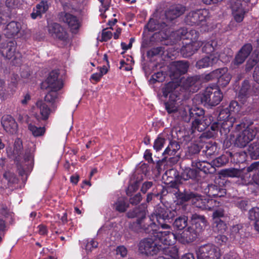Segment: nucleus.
<instances>
[{"label": "nucleus", "instance_id": "nucleus-1", "mask_svg": "<svg viewBox=\"0 0 259 259\" xmlns=\"http://www.w3.org/2000/svg\"><path fill=\"white\" fill-rule=\"evenodd\" d=\"M147 210L144 204H141L127 213V216L129 218H137L136 222L131 224L130 228L136 232H143L151 233V231L156 230V224L153 222L151 215L149 217H146Z\"/></svg>", "mask_w": 259, "mask_h": 259}, {"label": "nucleus", "instance_id": "nucleus-2", "mask_svg": "<svg viewBox=\"0 0 259 259\" xmlns=\"http://www.w3.org/2000/svg\"><path fill=\"white\" fill-rule=\"evenodd\" d=\"M189 111V116L183 117V119L186 122H189L191 118L194 119L192 123V130L193 132H202L211 124L212 116H204V111L202 109L196 107L190 109Z\"/></svg>", "mask_w": 259, "mask_h": 259}, {"label": "nucleus", "instance_id": "nucleus-3", "mask_svg": "<svg viewBox=\"0 0 259 259\" xmlns=\"http://www.w3.org/2000/svg\"><path fill=\"white\" fill-rule=\"evenodd\" d=\"M178 83L174 81L167 83L162 89L163 96L168 100L164 103L165 108L169 114L174 113L178 111L177 101L178 98L177 87Z\"/></svg>", "mask_w": 259, "mask_h": 259}, {"label": "nucleus", "instance_id": "nucleus-4", "mask_svg": "<svg viewBox=\"0 0 259 259\" xmlns=\"http://www.w3.org/2000/svg\"><path fill=\"white\" fill-rule=\"evenodd\" d=\"M245 124H238L236 125V131L238 133L236 135L235 140V146L243 148L245 147L255 137L257 133V129L253 127L247 126L245 128Z\"/></svg>", "mask_w": 259, "mask_h": 259}, {"label": "nucleus", "instance_id": "nucleus-5", "mask_svg": "<svg viewBox=\"0 0 259 259\" xmlns=\"http://www.w3.org/2000/svg\"><path fill=\"white\" fill-rule=\"evenodd\" d=\"M223 99V94L217 85L207 87L201 98V102L204 105L214 106L220 103Z\"/></svg>", "mask_w": 259, "mask_h": 259}, {"label": "nucleus", "instance_id": "nucleus-6", "mask_svg": "<svg viewBox=\"0 0 259 259\" xmlns=\"http://www.w3.org/2000/svg\"><path fill=\"white\" fill-rule=\"evenodd\" d=\"M162 248L161 244L157 239L153 238H147L142 240L139 244L140 252L147 256L154 255L159 252Z\"/></svg>", "mask_w": 259, "mask_h": 259}, {"label": "nucleus", "instance_id": "nucleus-7", "mask_svg": "<svg viewBox=\"0 0 259 259\" xmlns=\"http://www.w3.org/2000/svg\"><path fill=\"white\" fill-rule=\"evenodd\" d=\"M196 253L197 259H220L221 256L220 249L210 243L201 246Z\"/></svg>", "mask_w": 259, "mask_h": 259}, {"label": "nucleus", "instance_id": "nucleus-8", "mask_svg": "<svg viewBox=\"0 0 259 259\" xmlns=\"http://www.w3.org/2000/svg\"><path fill=\"white\" fill-rule=\"evenodd\" d=\"M209 17V12L207 9L192 11L186 17L185 22L190 25H204Z\"/></svg>", "mask_w": 259, "mask_h": 259}, {"label": "nucleus", "instance_id": "nucleus-9", "mask_svg": "<svg viewBox=\"0 0 259 259\" xmlns=\"http://www.w3.org/2000/svg\"><path fill=\"white\" fill-rule=\"evenodd\" d=\"M155 213L152 214L154 217L152 218L153 221L154 218H156L158 225L163 229L170 230V226L164 223V222H168L175 217L176 212L174 210H170L169 209L165 208H158L155 211Z\"/></svg>", "mask_w": 259, "mask_h": 259}, {"label": "nucleus", "instance_id": "nucleus-10", "mask_svg": "<svg viewBox=\"0 0 259 259\" xmlns=\"http://www.w3.org/2000/svg\"><path fill=\"white\" fill-rule=\"evenodd\" d=\"M230 7L233 18L237 23L242 22L245 15L249 11L245 4H242L241 0H231Z\"/></svg>", "mask_w": 259, "mask_h": 259}, {"label": "nucleus", "instance_id": "nucleus-11", "mask_svg": "<svg viewBox=\"0 0 259 259\" xmlns=\"http://www.w3.org/2000/svg\"><path fill=\"white\" fill-rule=\"evenodd\" d=\"M218 119L221 121V134H227L232 127L235 118L230 113L229 108H226L220 111Z\"/></svg>", "mask_w": 259, "mask_h": 259}, {"label": "nucleus", "instance_id": "nucleus-12", "mask_svg": "<svg viewBox=\"0 0 259 259\" xmlns=\"http://www.w3.org/2000/svg\"><path fill=\"white\" fill-rule=\"evenodd\" d=\"M157 230L151 231V233L153 234V237L157 239V241L163 245H172L177 240V234H174L170 231H158Z\"/></svg>", "mask_w": 259, "mask_h": 259}, {"label": "nucleus", "instance_id": "nucleus-13", "mask_svg": "<svg viewBox=\"0 0 259 259\" xmlns=\"http://www.w3.org/2000/svg\"><path fill=\"white\" fill-rule=\"evenodd\" d=\"M16 44L13 41H10L6 43H3L0 48V52L4 57L8 59L14 60L20 59V54L16 52Z\"/></svg>", "mask_w": 259, "mask_h": 259}, {"label": "nucleus", "instance_id": "nucleus-14", "mask_svg": "<svg viewBox=\"0 0 259 259\" xmlns=\"http://www.w3.org/2000/svg\"><path fill=\"white\" fill-rule=\"evenodd\" d=\"M189 68V64L187 61H180L173 62L170 66L169 75L172 79H177L182 75L186 73Z\"/></svg>", "mask_w": 259, "mask_h": 259}, {"label": "nucleus", "instance_id": "nucleus-15", "mask_svg": "<svg viewBox=\"0 0 259 259\" xmlns=\"http://www.w3.org/2000/svg\"><path fill=\"white\" fill-rule=\"evenodd\" d=\"M180 147L179 142L176 141H170L162 154L165 158H167V156H173L174 157L169 158V161L172 163H176L179 161L180 157V155L178 153Z\"/></svg>", "mask_w": 259, "mask_h": 259}, {"label": "nucleus", "instance_id": "nucleus-16", "mask_svg": "<svg viewBox=\"0 0 259 259\" xmlns=\"http://www.w3.org/2000/svg\"><path fill=\"white\" fill-rule=\"evenodd\" d=\"M58 73L56 71H52L47 78L44 84H46V88L49 91H58L63 86V83L61 79H58Z\"/></svg>", "mask_w": 259, "mask_h": 259}, {"label": "nucleus", "instance_id": "nucleus-17", "mask_svg": "<svg viewBox=\"0 0 259 259\" xmlns=\"http://www.w3.org/2000/svg\"><path fill=\"white\" fill-rule=\"evenodd\" d=\"M197 236V231L193 226L187 228L181 233L177 234V241L184 244L194 241Z\"/></svg>", "mask_w": 259, "mask_h": 259}, {"label": "nucleus", "instance_id": "nucleus-18", "mask_svg": "<svg viewBox=\"0 0 259 259\" xmlns=\"http://www.w3.org/2000/svg\"><path fill=\"white\" fill-rule=\"evenodd\" d=\"M48 32L54 38H58L62 41H65L68 35L65 30L59 24L57 23H51L48 25Z\"/></svg>", "mask_w": 259, "mask_h": 259}, {"label": "nucleus", "instance_id": "nucleus-19", "mask_svg": "<svg viewBox=\"0 0 259 259\" xmlns=\"http://www.w3.org/2000/svg\"><path fill=\"white\" fill-rule=\"evenodd\" d=\"M59 18L61 21L66 23L72 32L78 29L80 26L77 17L70 13L62 12L59 14Z\"/></svg>", "mask_w": 259, "mask_h": 259}, {"label": "nucleus", "instance_id": "nucleus-20", "mask_svg": "<svg viewBox=\"0 0 259 259\" xmlns=\"http://www.w3.org/2000/svg\"><path fill=\"white\" fill-rule=\"evenodd\" d=\"M252 51V46L250 44L244 45L236 55L232 65L238 66L243 63Z\"/></svg>", "mask_w": 259, "mask_h": 259}, {"label": "nucleus", "instance_id": "nucleus-21", "mask_svg": "<svg viewBox=\"0 0 259 259\" xmlns=\"http://www.w3.org/2000/svg\"><path fill=\"white\" fill-rule=\"evenodd\" d=\"M1 123L6 132L10 134H14L16 133L17 124L11 116L7 115L3 116Z\"/></svg>", "mask_w": 259, "mask_h": 259}, {"label": "nucleus", "instance_id": "nucleus-22", "mask_svg": "<svg viewBox=\"0 0 259 259\" xmlns=\"http://www.w3.org/2000/svg\"><path fill=\"white\" fill-rule=\"evenodd\" d=\"M219 59L220 56L217 54L202 57L197 61L196 67L198 69L209 67L217 63Z\"/></svg>", "mask_w": 259, "mask_h": 259}, {"label": "nucleus", "instance_id": "nucleus-23", "mask_svg": "<svg viewBox=\"0 0 259 259\" xmlns=\"http://www.w3.org/2000/svg\"><path fill=\"white\" fill-rule=\"evenodd\" d=\"M185 11V8L181 5L171 6L165 13L167 20L170 21L180 17Z\"/></svg>", "mask_w": 259, "mask_h": 259}, {"label": "nucleus", "instance_id": "nucleus-24", "mask_svg": "<svg viewBox=\"0 0 259 259\" xmlns=\"http://www.w3.org/2000/svg\"><path fill=\"white\" fill-rule=\"evenodd\" d=\"M204 43L199 41H193L186 44L181 49V52L184 57H189L194 54Z\"/></svg>", "mask_w": 259, "mask_h": 259}, {"label": "nucleus", "instance_id": "nucleus-25", "mask_svg": "<svg viewBox=\"0 0 259 259\" xmlns=\"http://www.w3.org/2000/svg\"><path fill=\"white\" fill-rule=\"evenodd\" d=\"M218 73L217 79L219 85L222 87L227 85L231 79V75L228 72L227 68L224 67L218 69Z\"/></svg>", "mask_w": 259, "mask_h": 259}, {"label": "nucleus", "instance_id": "nucleus-26", "mask_svg": "<svg viewBox=\"0 0 259 259\" xmlns=\"http://www.w3.org/2000/svg\"><path fill=\"white\" fill-rule=\"evenodd\" d=\"M199 79L200 78L198 76H194L188 77L187 78H181L179 82L173 81L178 84L177 90L180 87H183L184 89L187 90L189 87L195 85L199 80Z\"/></svg>", "mask_w": 259, "mask_h": 259}, {"label": "nucleus", "instance_id": "nucleus-27", "mask_svg": "<svg viewBox=\"0 0 259 259\" xmlns=\"http://www.w3.org/2000/svg\"><path fill=\"white\" fill-rule=\"evenodd\" d=\"M49 9V5L47 1H42L36 6L31 14V18L35 19L37 18H41V15L45 13Z\"/></svg>", "mask_w": 259, "mask_h": 259}, {"label": "nucleus", "instance_id": "nucleus-28", "mask_svg": "<svg viewBox=\"0 0 259 259\" xmlns=\"http://www.w3.org/2000/svg\"><path fill=\"white\" fill-rule=\"evenodd\" d=\"M20 24L12 21L10 22L6 28L5 34L8 37H12L17 35L20 30Z\"/></svg>", "mask_w": 259, "mask_h": 259}, {"label": "nucleus", "instance_id": "nucleus-29", "mask_svg": "<svg viewBox=\"0 0 259 259\" xmlns=\"http://www.w3.org/2000/svg\"><path fill=\"white\" fill-rule=\"evenodd\" d=\"M192 165L193 167H196V168L203 171L205 173L211 172V170L214 169L211 165L204 161H193L192 162Z\"/></svg>", "mask_w": 259, "mask_h": 259}, {"label": "nucleus", "instance_id": "nucleus-30", "mask_svg": "<svg viewBox=\"0 0 259 259\" xmlns=\"http://www.w3.org/2000/svg\"><path fill=\"white\" fill-rule=\"evenodd\" d=\"M36 107L39 110L40 114L43 120H46L48 118L51 110L48 106L44 101H38L36 103Z\"/></svg>", "mask_w": 259, "mask_h": 259}, {"label": "nucleus", "instance_id": "nucleus-31", "mask_svg": "<svg viewBox=\"0 0 259 259\" xmlns=\"http://www.w3.org/2000/svg\"><path fill=\"white\" fill-rule=\"evenodd\" d=\"M113 209L119 212H125L129 206L124 197H119L113 204Z\"/></svg>", "mask_w": 259, "mask_h": 259}, {"label": "nucleus", "instance_id": "nucleus-32", "mask_svg": "<svg viewBox=\"0 0 259 259\" xmlns=\"http://www.w3.org/2000/svg\"><path fill=\"white\" fill-rule=\"evenodd\" d=\"M165 255L170 257V258L178 259V249L175 246L167 245V246L163 247L162 246L161 250Z\"/></svg>", "mask_w": 259, "mask_h": 259}, {"label": "nucleus", "instance_id": "nucleus-33", "mask_svg": "<svg viewBox=\"0 0 259 259\" xmlns=\"http://www.w3.org/2000/svg\"><path fill=\"white\" fill-rule=\"evenodd\" d=\"M216 48V42L214 40H210L204 43L202 50L203 52L209 54V56H211V55H213L214 54L219 55L218 52H215Z\"/></svg>", "mask_w": 259, "mask_h": 259}, {"label": "nucleus", "instance_id": "nucleus-34", "mask_svg": "<svg viewBox=\"0 0 259 259\" xmlns=\"http://www.w3.org/2000/svg\"><path fill=\"white\" fill-rule=\"evenodd\" d=\"M192 224L197 227L198 223H200V228H198V230H202L206 225L207 221L203 215H199L195 213L191 217Z\"/></svg>", "mask_w": 259, "mask_h": 259}, {"label": "nucleus", "instance_id": "nucleus-35", "mask_svg": "<svg viewBox=\"0 0 259 259\" xmlns=\"http://www.w3.org/2000/svg\"><path fill=\"white\" fill-rule=\"evenodd\" d=\"M248 152L252 159L259 158V140L249 145Z\"/></svg>", "mask_w": 259, "mask_h": 259}, {"label": "nucleus", "instance_id": "nucleus-36", "mask_svg": "<svg viewBox=\"0 0 259 259\" xmlns=\"http://www.w3.org/2000/svg\"><path fill=\"white\" fill-rule=\"evenodd\" d=\"M227 226L226 223L220 219H216L213 227V231L218 234H224L227 230Z\"/></svg>", "mask_w": 259, "mask_h": 259}, {"label": "nucleus", "instance_id": "nucleus-37", "mask_svg": "<svg viewBox=\"0 0 259 259\" xmlns=\"http://www.w3.org/2000/svg\"><path fill=\"white\" fill-rule=\"evenodd\" d=\"M166 24L165 23L163 22L161 24H159L156 20L151 19L147 25V28L150 31H154L155 30H162L164 29L166 26Z\"/></svg>", "mask_w": 259, "mask_h": 259}, {"label": "nucleus", "instance_id": "nucleus-38", "mask_svg": "<svg viewBox=\"0 0 259 259\" xmlns=\"http://www.w3.org/2000/svg\"><path fill=\"white\" fill-rule=\"evenodd\" d=\"M188 217L185 215L177 218L173 223V226L178 230H182L187 226Z\"/></svg>", "mask_w": 259, "mask_h": 259}, {"label": "nucleus", "instance_id": "nucleus-39", "mask_svg": "<svg viewBox=\"0 0 259 259\" xmlns=\"http://www.w3.org/2000/svg\"><path fill=\"white\" fill-rule=\"evenodd\" d=\"M207 198H203L200 196L195 195L194 198L192 200V204L195 205L197 207L207 209Z\"/></svg>", "mask_w": 259, "mask_h": 259}, {"label": "nucleus", "instance_id": "nucleus-40", "mask_svg": "<svg viewBox=\"0 0 259 259\" xmlns=\"http://www.w3.org/2000/svg\"><path fill=\"white\" fill-rule=\"evenodd\" d=\"M28 130L34 137H39L43 135L45 133V128L44 127H37L35 125L30 123L28 126Z\"/></svg>", "mask_w": 259, "mask_h": 259}, {"label": "nucleus", "instance_id": "nucleus-41", "mask_svg": "<svg viewBox=\"0 0 259 259\" xmlns=\"http://www.w3.org/2000/svg\"><path fill=\"white\" fill-rule=\"evenodd\" d=\"M58 93L57 91H49L48 93L45 97L46 102L54 104L58 101Z\"/></svg>", "mask_w": 259, "mask_h": 259}, {"label": "nucleus", "instance_id": "nucleus-42", "mask_svg": "<svg viewBox=\"0 0 259 259\" xmlns=\"http://www.w3.org/2000/svg\"><path fill=\"white\" fill-rule=\"evenodd\" d=\"M221 174L226 177H238L240 176V172L237 169L230 168L222 170Z\"/></svg>", "mask_w": 259, "mask_h": 259}, {"label": "nucleus", "instance_id": "nucleus-43", "mask_svg": "<svg viewBox=\"0 0 259 259\" xmlns=\"http://www.w3.org/2000/svg\"><path fill=\"white\" fill-rule=\"evenodd\" d=\"M3 178L7 181L8 184H13L18 182V179L15 174L9 170L4 173Z\"/></svg>", "mask_w": 259, "mask_h": 259}, {"label": "nucleus", "instance_id": "nucleus-44", "mask_svg": "<svg viewBox=\"0 0 259 259\" xmlns=\"http://www.w3.org/2000/svg\"><path fill=\"white\" fill-rule=\"evenodd\" d=\"M195 194L192 193H179L177 194V197L178 199L180 200L181 202H186L189 200H192L195 197Z\"/></svg>", "mask_w": 259, "mask_h": 259}, {"label": "nucleus", "instance_id": "nucleus-45", "mask_svg": "<svg viewBox=\"0 0 259 259\" xmlns=\"http://www.w3.org/2000/svg\"><path fill=\"white\" fill-rule=\"evenodd\" d=\"M220 188L212 184L208 185L207 188L205 189V192L207 193V195L210 197H215L216 195H217V193L218 192V190Z\"/></svg>", "mask_w": 259, "mask_h": 259}, {"label": "nucleus", "instance_id": "nucleus-46", "mask_svg": "<svg viewBox=\"0 0 259 259\" xmlns=\"http://www.w3.org/2000/svg\"><path fill=\"white\" fill-rule=\"evenodd\" d=\"M228 108H229L230 113L233 116V115L238 114L239 112L241 107L237 101H232L230 103L229 106Z\"/></svg>", "mask_w": 259, "mask_h": 259}, {"label": "nucleus", "instance_id": "nucleus-47", "mask_svg": "<svg viewBox=\"0 0 259 259\" xmlns=\"http://www.w3.org/2000/svg\"><path fill=\"white\" fill-rule=\"evenodd\" d=\"M21 5V0H6V6L12 10L19 8Z\"/></svg>", "mask_w": 259, "mask_h": 259}, {"label": "nucleus", "instance_id": "nucleus-48", "mask_svg": "<svg viewBox=\"0 0 259 259\" xmlns=\"http://www.w3.org/2000/svg\"><path fill=\"white\" fill-rule=\"evenodd\" d=\"M217 152V147L214 144H207L205 146V154L207 156H211Z\"/></svg>", "mask_w": 259, "mask_h": 259}, {"label": "nucleus", "instance_id": "nucleus-49", "mask_svg": "<svg viewBox=\"0 0 259 259\" xmlns=\"http://www.w3.org/2000/svg\"><path fill=\"white\" fill-rule=\"evenodd\" d=\"M165 143V139L158 137L154 141L153 148L156 151H159L163 148Z\"/></svg>", "mask_w": 259, "mask_h": 259}, {"label": "nucleus", "instance_id": "nucleus-50", "mask_svg": "<svg viewBox=\"0 0 259 259\" xmlns=\"http://www.w3.org/2000/svg\"><path fill=\"white\" fill-rule=\"evenodd\" d=\"M248 218L250 220L256 221L259 219V208L253 207L248 212Z\"/></svg>", "mask_w": 259, "mask_h": 259}, {"label": "nucleus", "instance_id": "nucleus-51", "mask_svg": "<svg viewBox=\"0 0 259 259\" xmlns=\"http://www.w3.org/2000/svg\"><path fill=\"white\" fill-rule=\"evenodd\" d=\"M201 149V147L197 144H191L188 148L187 152L190 155L196 154L200 152Z\"/></svg>", "mask_w": 259, "mask_h": 259}, {"label": "nucleus", "instance_id": "nucleus-52", "mask_svg": "<svg viewBox=\"0 0 259 259\" xmlns=\"http://www.w3.org/2000/svg\"><path fill=\"white\" fill-rule=\"evenodd\" d=\"M235 205L241 209H245L248 201L241 198H237L234 201Z\"/></svg>", "mask_w": 259, "mask_h": 259}, {"label": "nucleus", "instance_id": "nucleus-53", "mask_svg": "<svg viewBox=\"0 0 259 259\" xmlns=\"http://www.w3.org/2000/svg\"><path fill=\"white\" fill-rule=\"evenodd\" d=\"M196 171L190 168H186L183 174V178L185 180L192 179L196 176Z\"/></svg>", "mask_w": 259, "mask_h": 259}, {"label": "nucleus", "instance_id": "nucleus-54", "mask_svg": "<svg viewBox=\"0 0 259 259\" xmlns=\"http://www.w3.org/2000/svg\"><path fill=\"white\" fill-rule=\"evenodd\" d=\"M98 243L97 241L94 239H91L87 241L85 249L88 252H91L94 248L98 247Z\"/></svg>", "mask_w": 259, "mask_h": 259}, {"label": "nucleus", "instance_id": "nucleus-55", "mask_svg": "<svg viewBox=\"0 0 259 259\" xmlns=\"http://www.w3.org/2000/svg\"><path fill=\"white\" fill-rule=\"evenodd\" d=\"M228 241V238L223 234H218L215 237V242L220 245H223L226 243Z\"/></svg>", "mask_w": 259, "mask_h": 259}, {"label": "nucleus", "instance_id": "nucleus-56", "mask_svg": "<svg viewBox=\"0 0 259 259\" xmlns=\"http://www.w3.org/2000/svg\"><path fill=\"white\" fill-rule=\"evenodd\" d=\"M250 88V85L249 84V82L247 80H244L242 83V87L240 90V94L243 96H246L247 95L248 91Z\"/></svg>", "mask_w": 259, "mask_h": 259}, {"label": "nucleus", "instance_id": "nucleus-57", "mask_svg": "<svg viewBox=\"0 0 259 259\" xmlns=\"http://www.w3.org/2000/svg\"><path fill=\"white\" fill-rule=\"evenodd\" d=\"M227 162L225 156H222L216 158L212 161L213 164L216 167H220L224 165Z\"/></svg>", "mask_w": 259, "mask_h": 259}, {"label": "nucleus", "instance_id": "nucleus-58", "mask_svg": "<svg viewBox=\"0 0 259 259\" xmlns=\"http://www.w3.org/2000/svg\"><path fill=\"white\" fill-rule=\"evenodd\" d=\"M218 69H215L211 72L206 74L204 77V79L208 81L210 80H213L214 79H217V77H218Z\"/></svg>", "mask_w": 259, "mask_h": 259}, {"label": "nucleus", "instance_id": "nucleus-59", "mask_svg": "<svg viewBox=\"0 0 259 259\" xmlns=\"http://www.w3.org/2000/svg\"><path fill=\"white\" fill-rule=\"evenodd\" d=\"M220 202L218 200L213 199H209L207 198V209L211 210L214 208V207L218 206L219 205Z\"/></svg>", "mask_w": 259, "mask_h": 259}, {"label": "nucleus", "instance_id": "nucleus-60", "mask_svg": "<svg viewBox=\"0 0 259 259\" xmlns=\"http://www.w3.org/2000/svg\"><path fill=\"white\" fill-rule=\"evenodd\" d=\"M242 229V226L240 225H236L233 226L231 229V234L235 238L240 236V231Z\"/></svg>", "mask_w": 259, "mask_h": 259}, {"label": "nucleus", "instance_id": "nucleus-61", "mask_svg": "<svg viewBox=\"0 0 259 259\" xmlns=\"http://www.w3.org/2000/svg\"><path fill=\"white\" fill-rule=\"evenodd\" d=\"M199 33L195 30H191L187 33V37L191 40V42L193 41H198Z\"/></svg>", "mask_w": 259, "mask_h": 259}, {"label": "nucleus", "instance_id": "nucleus-62", "mask_svg": "<svg viewBox=\"0 0 259 259\" xmlns=\"http://www.w3.org/2000/svg\"><path fill=\"white\" fill-rule=\"evenodd\" d=\"M142 199V196L140 193H138L133 197L130 198V202L132 205H137Z\"/></svg>", "mask_w": 259, "mask_h": 259}, {"label": "nucleus", "instance_id": "nucleus-63", "mask_svg": "<svg viewBox=\"0 0 259 259\" xmlns=\"http://www.w3.org/2000/svg\"><path fill=\"white\" fill-rule=\"evenodd\" d=\"M112 36V33L110 30L105 29L103 30L102 33V39L101 41H106L110 39Z\"/></svg>", "mask_w": 259, "mask_h": 259}, {"label": "nucleus", "instance_id": "nucleus-64", "mask_svg": "<svg viewBox=\"0 0 259 259\" xmlns=\"http://www.w3.org/2000/svg\"><path fill=\"white\" fill-rule=\"evenodd\" d=\"M259 168V162L256 161L251 163L249 166L246 168L247 172H256L258 170Z\"/></svg>", "mask_w": 259, "mask_h": 259}]
</instances>
